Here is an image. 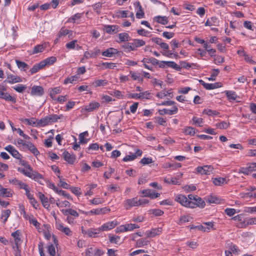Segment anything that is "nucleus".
Segmentation results:
<instances>
[{
    "label": "nucleus",
    "mask_w": 256,
    "mask_h": 256,
    "mask_svg": "<svg viewBox=\"0 0 256 256\" xmlns=\"http://www.w3.org/2000/svg\"><path fill=\"white\" fill-rule=\"evenodd\" d=\"M47 44L46 43L42 44H38L33 49L31 54H34L39 52H42L46 47Z\"/></svg>",
    "instance_id": "obj_20"
},
{
    "label": "nucleus",
    "mask_w": 256,
    "mask_h": 256,
    "mask_svg": "<svg viewBox=\"0 0 256 256\" xmlns=\"http://www.w3.org/2000/svg\"><path fill=\"white\" fill-rule=\"evenodd\" d=\"M35 118H32L30 119L25 118L22 122H26L28 125H30L32 126H36L37 125V122L36 121Z\"/></svg>",
    "instance_id": "obj_57"
},
{
    "label": "nucleus",
    "mask_w": 256,
    "mask_h": 256,
    "mask_svg": "<svg viewBox=\"0 0 256 256\" xmlns=\"http://www.w3.org/2000/svg\"><path fill=\"white\" fill-rule=\"evenodd\" d=\"M175 200L177 202L180 203L182 206L186 207L191 208V206H194L192 201L188 198H186V196L184 194H179L177 196Z\"/></svg>",
    "instance_id": "obj_3"
},
{
    "label": "nucleus",
    "mask_w": 256,
    "mask_h": 256,
    "mask_svg": "<svg viewBox=\"0 0 256 256\" xmlns=\"http://www.w3.org/2000/svg\"><path fill=\"white\" fill-rule=\"evenodd\" d=\"M150 243V241L144 240L143 238H140L136 240V248H141L148 245Z\"/></svg>",
    "instance_id": "obj_42"
},
{
    "label": "nucleus",
    "mask_w": 256,
    "mask_h": 256,
    "mask_svg": "<svg viewBox=\"0 0 256 256\" xmlns=\"http://www.w3.org/2000/svg\"><path fill=\"white\" fill-rule=\"evenodd\" d=\"M162 232V228H152L150 230L146 232L147 238H153L156 236L160 235Z\"/></svg>",
    "instance_id": "obj_16"
},
{
    "label": "nucleus",
    "mask_w": 256,
    "mask_h": 256,
    "mask_svg": "<svg viewBox=\"0 0 256 256\" xmlns=\"http://www.w3.org/2000/svg\"><path fill=\"white\" fill-rule=\"evenodd\" d=\"M70 32H72V30L64 29V28H62L59 31L58 37V38H60L62 36H65L68 34Z\"/></svg>",
    "instance_id": "obj_58"
},
{
    "label": "nucleus",
    "mask_w": 256,
    "mask_h": 256,
    "mask_svg": "<svg viewBox=\"0 0 256 256\" xmlns=\"http://www.w3.org/2000/svg\"><path fill=\"white\" fill-rule=\"evenodd\" d=\"M16 62L18 68L22 70L26 71L29 68L28 65L25 62L16 60Z\"/></svg>",
    "instance_id": "obj_31"
},
{
    "label": "nucleus",
    "mask_w": 256,
    "mask_h": 256,
    "mask_svg": "<svg viewBox=\"0 0 256 256\" xmlns=\"http://www.w3.org/2000/svg\"><path fill=\"white\" fill-rule=\"evenodd\" d=\"M4 149L8 151L14 158L19 160L22 158V155L19 152L12 146L8 145L4 148Z\"/></svg>",
    "instance_id": "obj_10"
},
{
    "label": "nucleus",
    "mask_w": 256,
    "mask_h": 256,
    "mask_svg": "<svg viewBox=\"0 0 256 256\" xmlns=\"http://www.w3.org/2000/svg\"><path fill=\"white\" fill-rule=\"evenodd\" d=\"M61 211L62 212V214L65 216L70 214L75 218H78L79 216L78 213L74 210L72 208L63 209Z\"/></svg>",
    "instance_id": "obj_24"
},
{
    "label": "nucleus",
    "mask_w": 256,
    "mask_h": 256,
    "mask_svg": "<svg viewBox=\"0 0 256 256\" xmlns=\"http://www.w3.org/2000/svg\"><path fill=\"white\" fill-rule=\"evenodd\" d=\"M228 180L225 178H212V182L216 186H221L224 184H227Z\"/></svg>",
    "instance_id": "obj_23"
},
{
    "label": "nucleus",
    "mask_w": 256,
    "mask_h": 256,
    "mask_svg": "<svg viewBox=\"0 0 256 256\" xmlns=\"http://www.w3.org/2000/svg\"><path fill=\"white\" fill-rule=\"evenodd\" d=\"M78 80V76H72L68 77L67 78H66L64 82V84H67L70 83L72 84L74 82L77 81Z\"/></svg>",
    "instance_id": "obj_48"
},
{
    "label": "nucleus",
    "mask_w": 256,
    "mask_h": 256,
    "mask_svg": "<svg viewBox=\"0 0 256 256\" xmlns=\"http://www.w3.org/2000/svg\"><path fill=\"white\" fill-rule=\"evenodd\" d=\"M44 94V90L42 86H34L31 88L30 94L32 96H41Z\"/></svg>",
    "instance_id": "obj_8"
},
{
    "label": "nucleus",
    "mask_w": 256,
    "mask_h": 256,
    "mask_svg": "<svg viewBox=\"0 0 256 256\" xmlns=\"http://www.w3.org/2000/svg\"><path fill=\"white\" fill-rule=\"evenodd\" d=\"M109 240L110 243L118 244V242L120 240V237L118 236H112L110 234L108 236Z\"/></svg>",
    "instance_id": "obj_52"
},
{
    "label": "nucleus",
    "mask_w": 256,
    "mask_h": 256,
    "mask_svg": "<svg viewBox=\"0 0 256 256\" xmlns=\"http://www.w3.org/2000/svg\"><path fill=\"white\" fill-rule=\"evenodd\" d=\"M77 42V40H73L67 43L66 45V46L68 50H74L76 48Z\"/></svg>",
    "instance_id": "obj_60"
},
{
    "label": "nucleus",
    "mask_w": 256,
    "mask_h": 256,
    "mask_svg": "<svg viewBox=\"0 0 256 256\" xmlns=\"http://www.w3.org/2000/svg\"><path fill=\"white\" fill-rule=\"evenodd\" d=\"M56 61V56H50L48 58H46L45 60L41 61L44 66V67L46 66L52 65Z\"/></svg>",
    "instance_id": "obj_27"
},
{
    "label": "nucleus",
    "mask_w": 256,
    "mask_h": 256,
    "mask_svg": "<svg viewBox=\"0 0 256 256\" xmlns=\"http://www.w3.org/2000/svg\"><path fill=\"white\" fill-rule=\"evenodd\" d=\"M140 226L134 224H128L124 225H122L120 226L121 232H125L128 231H131L134 229L138 228Z\"/></svg>",
    "instance_id": "obj_13"
},
{
    "label": "nucleus",
    "mask_w": 256,
    "mask_h": 256,
    "mask_svg": "<svg viewBox=\"0 0 256 256\" xmlns=\"http://www.w3.org/2000/svg\"><path fill=\"white\" fill-rule=\"evenodd\" d=\"M118 52L117 49L110 48H108L106 50L102 52V54L104 56L110 58L112 57L114 54H118Z\"/></svg>",
    "instance_id": "obj_18"
},
{
    "label": "nucleus",
    "mask_w": 256,
    "mask_h": 256,
    "mask_svg": "<svg viewBox=\"0 0 256 256\" xmlns=\"http://www.w3.org/2000/svg\"><path fill=\"white\" fill-rule=\"evenodd\" d=\"M108 211H110V210L104 208L92 210L90 212L94 214H106Z\"/></svg>",
    "instance_id": "obj_45"
},
{
    "label": "nucleus",
    "mask_w": 256,
    "mask_h": 256,
    "mask_svg": "<svg viewBox=\"0 0 256 256\" xmlns=\"http://www.w3.org/2000/svg\"><path fill=\"white\" fill-rule=\"evenodd\" d=\"M168 67L172 68L176 70H180V68L174 62H167L166 63Z\"/></svg>",
    "instance_id": "obj_55"
},
{
    "label": "nucleus",
    "mask_w": 256,
    "mask_h": 256,
    "mask_svg": "<svg viewBox=\"0 0 256 256\" xmlns=\"http://www.w3.org/2000/svg\"><path fill=\"white\" fill-rule=\"evenodd\" d=\"M154 19L158 23L164 25L167 24L168 22V18L166 16H157L154 18Z\"/></svg>",
    "instance_id": "obj_41"
},
{
    "label": "nucleus",
    "mask_w": 256,
    "mask_h": 256,
    "mask_svg": "<svg viewBox=\"0 0 256 256\" xmlns=\"http://www.w3.org/2000/svg\"><path fill=\"white\" fill-rule=\"evenodd\" d=\"M2 99H4L8 102H11L12 103H15L16 102V98L12 96L8 93L4 92L3 93V95L2 96Z\"/></svg>",
    "instance_id": "obj_34"
},
{
    "label": "nucleus",
    "mask_w": 256,
    "mask_h": 256,
    "mask_svg": "<svg viewBox=\"0 0 256 256\" xmlns=\"http://www.w3.org/2000/svg\"><path fill=\"white\" fill-rule=\"evenodd\" d=\"M22 82V79L20 77L12 74H8L7 78L4 81V82L9 84H14Z\"/></svg>",
    "instance_id": "obj_12"
},
{
    "label": "nucleus",
    "mask_w": 256,
    "mask_h": 256,
    "mask_svg": "<svg viewBox=\"0 0 256 256\" xmlns=\"http://www.w3.org/2000/svg\"><path fill=\"white\" fill-rule=\"evenodd\" d=\"M230 126V123L222 121L216 124V126L220 129H226Z\"/></svg>",
    "instance_id": "obj_53"
},
{
    "label": "nucleus",
    "mask_w": 256,
    "mask_h": 256,
    "mask_svg": "<svg viewBox=\"0 0 256 256\" xmlns=\"http://www.w3.org/2000/svg\"><path fill=\"white\" fill-rule=\"evenodd\" d=\"M218 18L216 17L213 16L210 19L208 18L206 23V26H216L218 25Z\"/></svg>",
    "instance_id": "obj_30"
},
{
    "label": "nucleus",
    "mask_w": 256,
    "mask_h": 256,
    "mask_svg": "<svg viewBox=\"0 0 256 256\" xmlns=\"http://www.w3.org/2000/svg\"><path fill=\"white\" fill-rule=\"evenodd\" d=\"M192 218L188 216H183L180 218L178 224L181 225L186 222H190Z\"/></svg>",
    "instance_id": "obj_50"
},
{
    "label": "nucleus",
    "mask_w": 256,
    "mask_h": 256,
    "mask_svg": "<svg viewBox=\"0 0 256 256\" xmlns=\"http://www.w3.org/2000/svg\"><path fill=\"white\" fill-rule=\"evenodd\" d=\"M184 132L186 134L194 136L195 134V129L194 128L188 126L184 129Z\"/></svg>",
    "instance_id": "obj_64"
},
{
    "label": "nucleus",
    "mask_w": 256,
    "mask_h": 256,
    "mask_svg": "<svg viewBox=\"0 0 256 256\" xmlns=\"http://www.w3.org/2000/svg\"><path fill=\"white\" fill-rule=\"evenodd\" d=\"M28 220L30 224H32L37 229L40 228V224L37 221V220L32 216L31 217L28 218Z\"/></svg>",
    "instance_id": "obj_49"
},
{
    "label": "nucleus",
    "mask_w": 256,
    "mask_h": 256,
    "mask_svg": "<svg viewBox=\"0 0 256 256\" xmlns=\"http://www.w3.org/2000/svg\"><path fill=\"white\" fill-rule=\"evenodd\" d=\"M108 84V82L106 80H96L91 83V85L94 88L98 86H106Z\"/></svg>",
    "instance_id": "obj_22"
},
{
    "label": "nucleus",
    "mask_w": 256,
    "mask_h": 256,
    "mask_svg": "<svg viewBox=\"0 0 256 256\" xmlns=\"http://www.w3.org/2000/svg\"><path fill=\"white\" fill-rule=\"evenodd\" d=\"M13 194V192L8 188H4L0 192V196L2 197H12Z\"/></svg>",
    "instance_id": "obj_33"
},
{
    "label": "nucleus",
    "mask_w": 256,
    "mask_h": 256,
    "mask_svg": "<svg viewBox=\"0 0 256 256\" xmlns=\"http://www.w3.org/2000/svg\"><path fill=\"white\" fill-rule=\"evenodd\" d=\"M224 92L229 100H235L238 98V96L235 92L226 90Z\"/></svg>",
    "instance_id": "obj_32"
},
{
    "label": "nucleus",
    "mask_w": 256,
    "mask_h": 256,
    "mask_svg": "<svg viewBox=\"0 0 256 256\" xmlns=\"http://www.w3.org/2000/svg\"><path fill=\"white\" fill-rule=\"evenodd\" d=\"M12 236L14 238V242L16 246H18L20 242V232L18 230H16L15 232L12 234Z\"/></svg>",
    "instance_id": "obj_40"
},
{
    "label": "nucleus",
    "mask_w": 256,
    "mask_h": 256,
    "mask_svg": "<svg viewBox=\"0 0 256 256\" xmlns=\"http://www.w3.org/2000/svg\"><path fill=\"white\" fill-rule=\"evenodd\" d=\"M48 118L49 119L48 120L50 121V123L52 124L57 122L58 120L61 119L63 118V116L62 114L58 116L57 114H53L48 116Z\"/></svg>",
    "instance_id": "obj_36"
},
{
    "label": "nucleus",
    "mask_w": 256,
    "mask_h": 256,
    "mask_svg": "<svg viewBox=\"0 0 256 256\" xmlns=\"http://www.w3.org/2000/svg\"><path fill=\"white\" fill-rule=\"evenodd\" d=\"M60 92V87H56L52 90L50 94V96L53 100H56V95Z\"/></svg>",
    "instance_id": "obj_35"
},
{
    "label": "nucleus",
    "mask_w": 256,
    "mask_h": 256,
    "mask_svg": "<svg viewBox=\"0 0 256 256\" xmlns=\"http://www.w3.org/2000/svg\"><path fill=\"white\" fill-rule=\"evenodd\" d=\"M203 114H206L208 116H217L220 114V112L216 110H213L210 109L204 110Z\"/></svg>",
    "instance_id": "obj_56"
},
{
    "label": "nucleus",
    "mask_w": 256,
    "mask_h": 256,
    "mask_svg": "<svg viewBox=\"0 0 256 256\" xmlns=\"http://www.w3.org/2000/svg\"><path fill=\"white\" fill-rule=\"evenodd\" d=\"M140 99L150 100L151 98V93L149 91H146L140 93Z\"/></svg>",
    "instance_id": "obj_62"
},
{
    "label": "nucleus",
    "mask_w": 256,
    "mask_h": 256,
    "mask_svg": "<svg viewBox=\"0 0 256 256\" xmlns=\"http://www.w3.org/2000/svg\"><path fill=\"white\" fill-rule=\"evenodd\" d=\"M48 116H46L44 118H42L40 120L38 121L37 126H44L49 124L50 121L48 120Z\"/></svg>",
    "instance_id": "obj_39"
},
{
    "label": "nucleus",
    "mask_w": 256,
    "mask_h": 256,
    "mask_svg": "<svg viewBox=\"0 0 256 256\" xmlns=\"http://www.w3.org/2000/svg\"><path fill=\"white\" fill-rule=\"evenodd\" d=\"M100 104L98 102L92 101L88 105L84 106V110L88 112H94L98 110L100 107Z\"/></svg>",
    "instance_id": "obj_9"
},
{
    "label": "nucleus",
    "mask_w": 256,
    "mask_h": 256,
    "mask_svg": "<svg viewBox=\"0 0 256 256\" xmlns=\"http://www.w3.org/2000/svg\"><path fill=\"white\" fill-rule=\"evenodd\" d=\"M214 170L212 166L210 165H206L202 166H199L196 168V172L201 174L209 175Z\"/></svg>",
    "instance_id": "obj_5"
},
{
    "label": "nucleus",
    "mask_w": 256,
    "mask_h": 256,
    "mask_svg": "<svg viewBox=\"0 0 256 256\" xmlns=\"http://www.w3.org/2000/svg\"><path fill=\"white\" fill-rule=\"evenodd\" d=\"M8 166L6 164L0 162V178H3L5 175L3 173L4 170H8Z\"/></svg>",
    "instance_id": "obj_46"
},
{
    "label": "nucleus",
    "mask_w": 256,
    "mask_h": 256,
    "mask_svg": "<svg viewBox=\"0 0 256 256\" xmlns=\"http://www.w3.org/2000/svg\"><path fill=\"white\" fill-rule=\"evenodd\" d=\"M178 108L176 106H174L172 107V110H168L166 108H164L162 110H158V113L160 115L164 114H169L172 115L174 114H176L178 112Z\"/></svg>",
    "instance_id": "obj_17"
},
{
    "label": "nucleus",
    "mask_w": 256,
    "mask_h": 256,
    "mask_svg": "<svg viewBox=\"0 0 256 256\" xmlns=\"http://www.w3.org/2000/svg\"><path fill=\"white\" fill-rule=\"evenodd\" d=\"M10 210H6L2 212V215H1V218H4V223L6 222L8 218L9 217L10 214Z\"/></svg>",
    "instance_id": "obj_61"
},
{
    "label": "nucleus",
    "mask_w": 256,
    "mask_h": 256,
    "mask_svg": "<svg viewBox=\"0 0 256 256\" xmlns=\"http://www.w3.org/2000/svg\"><path fill=\"white\" fill-rule=\"evenodd\" d=\"M20 164L24 166L26 168H18V171L24 174L25 176L34 180V181L42 184L41 180H44V176L42 174L37 171L34 170L32 167L28 164V162L22 158L18 160Z\"/></svg>",
    "instance_id": "obj_1"
},
{
    "label": "nucleus",
    "mask_w": 256,
    "mask_h": 256,
    "mask_svg": "<svg viewBox=\"0 0 256 256\" xmlns=\"http://www.w3.org/2000/svg\"><path fill=\"white\" fill-rule=\"evenodd\" d=\"M118 26L116 25H106L104 30L108 34H116L118 32Z\"/></svg>",
    "instance_id": "obj_19"
},
{
    "label": "nucleus",
    "mask_w": 256,
    "mask_h": 256,
    "mask_svg": "<svg viewBox=\"0 0 256 256\" xmlns=\"http://www.w3.org/2000/svg\"><path fill=\"white\" fill-rule=\"evenodd\" d=\"M199 82L202 84L206 89L208 90H214L215 88L222 87V84L220 82H216L214 84H208L206 83L204 80H200Z\"/></svg>",
    "instance_id": "obj_7"
},
{
    "label": "nucleus",
    "mask_w": 256,
    "mask_h": 256,
    "mask_svg": "<svg viewBox=\"0 0 256 256\" xmlns=\"http://www.w3.org/2000/svg\"><path fill=\"white\" fill-rule=\"evenodd\" d=\"M180 66H181L182 68H187V69H188L190 68H195L196 67L198 68V65L196 64H194V63L189 64L185 61L181 62Z\"/></svg>",
    "instance_id": "obj_44"
},
{
    "label": "nucleus",
    "mask_w": 256,
    "mask_h": 256,
    "mask_svg": "<svg viewBox=\"0 0 256 256\" xmlns=\"http://www.w3.org/2000/svg\"><path fill=\"white\" fill-rule=\"evenodd\" d=\"M12 88L17 92L22 93L26 88V87L22 84H18Z\"/></svg>",
    "instance_id": "obj_54"
},
{
    "label": "nucleus",
    "mask_w": 256,
    "mask_h": 256,
    "mask_svg": "<svg viewBox=\"0 0 256 256\" xmlns=\"http://www.w3.org/2000/svg\"><path fill=\"white\" fill-rule=\"evenodd\" d=\"M101 232L100 229L98 228H90L85 232V233L90 238H96L98 234H99Z\"/></svg>",
    "instance_id": "obj_15"
},
{
    "label": "nucleus",
    "mask_w": 256,
    "mask_h": 256,
    "mask_svg": "<svg viewBox=\"0 0 256 256\" xmlns=\"http://www.w3.org/2000/svg\"><path fill=\"white\" fill-rule=\"evenodd\" d=\"M44 66L42 62H40L38 64H36L30 70V74H33L36 72H37L38 71H39L40 70L44 68Z\"/></svg>",
    "instance_id": "obj_28"
},
{
    "label": "nucleus",
    "mask_w": 256,
    "mask_h": 256,
    "mask_svg": "<svg viewBox=\"0 0 256 256\" xmlns=\"http://www.w3.org/2000/svg\"><path fill=\"white\" fill-rule=\"evenodd\" d=\"M140 206L137 198H134L130 199H127L124 202V206L126 210H129L133 206Z\"/></svg>",
    "instance_id": "obj_6"
},
{
    "label": "nucleus",
    "mask_w": 256,
    "mask_h": 256,
    "mask_svg": "<svg viewBox=\"0 0 256 256\" xmlns=\"http://www.w3.org/2000/svg\"><path fill=\"white\" fill-rule=\"evenodd\" d=\"M142 62L143 63H151L154 66H156L158 64V60L154 58H144Z\"/></svg>",
    "instance_id": "obj_38"
},
{
    "label": "nucleus",
    "mask_w": 256,
    "mask_h": 256,
    "mask_svg": "<svg viewBox=\"0 0 256 256\" xmlns=\"http://www.w3.org/2000/svg\"><path fill=\"white\" fill-rule=\"evenodd\" d=\"M164 182L166 183L172 184H180L178 182V179L176 178H165L164 179Z\"/></svg>",
    "instance_id": "obj_47"
},
{
    "label": "nucleus",
    "mask_w": 256,
    "mask_h": 256,
    "mask_svg": "<svg viewBox=\"0 0 256 256\" xmlns=\"http://www.w3.org/2000/svg\"><path fill=\"white\" fill-rule=\"evenodd\" d=\"M40 199L44 206L46 208H48L50 207V204L48 202V198L42 192H39Z\"/></svg>",
    "instance_id": "obj_26"
},
{
    "label": "nucleus",
    "mask_w": 256,
    "mask_h": 256,
    "mask_svg": "<svg viewBox=\"0 0 256 256\" xmlns=\"http://www.w3.org/2000/svg\"><path fill=\"white\" fill-rule=\"evenodd\" d=\"M118 38L120 39V42H118L128 41L130 40V37L128 34L126 32H122L118 34Z\"/></svg>",
    "instance_id": "obj_43"
},
{
    "label": "nucleus",
    "mask_w": 256,
    "mask_h": 256,
    "mask_svg": "<svg viewBox=\"0 0 256 256\" xmlns=\"http://www.w3.org/2000/svg\"><path fill=\"white\" fill-rule=\"evenodd\" d=\"M153 162L150 158H144L140 160V162L143 165H146L152 164Z\"/></svg>",
    "instance_id": "obj_63"
},
{
    "label": "nucleus",
    "mask_w": 256,
    "mask_h": 256,
    "mask_svg": "<svg viewBox=\"0 0 256 256\" xmlns=\"http://www.w3.org/2000/svg\"><path fill=\"white\" fill-rule=\"evenodd\" d=\"M160 46L162 48L164 49V50H166V52L162 53L164 56H166L168 57H172V55L173 54V53L168 50L169 46L166 43L162 42V43L160 44Z\"/></svg>",
    "instance_id": "obj_25"
},
{
    "label": "nucleus",
    "mask_w": 256,
    "mask_h": 256,
    "mask_svg": "<svg viewBox=\"0 0 256 256\" xmlns=\"http://www.w3.org/2000/svg\"><path fill=\"white\" fill-rule=\"evenodd\" d=\"M48 252L50 256H56V250L52 244L48 246Z\"/></svg>",
    "instance_id": "obj_59"
},
{
    "label": "nucleus",
    "mask_w": 256,
    "mask_h": 256,
    "mask_svg": "<svg viewBox=\"0 0 256 256\" xmlns=\"http://www.w3.org/2000/svg\"><path fill=\"white\" fill-rule=\"evenodd\" d=\"M141 193L144 194V196L149 197V198H152L153 194L154 193V191H152L150 189H146V190H142L141 192Z\"/></svg>",
    "instance_id": "obj_51"
},
{
    "label": "nucleus",
    "mask_w": 256,
    "mask_h": 256,
    "mask_svg": "<svg viewBox=\"0 0 256 256\" xmlns=\"http://www.w3.org/2000/svg\"><path fill=\"white\" fill-rule=\"evenodd\" d=\"M118 224L116 220L106 222L100 227L101 232L107 231L114 228Z\"/></svg>",
    "instance_id": "obj_11"
},
{
    "label": "nucleus",
    "mask_w": 256,
    "mask_h": 256,
    "mask_svg": "<svg viewBox=\"0 0 256 256\" xmlns=\"http://www.w3.org/2000/svg\"><path fill=\"white\" fill-rule=\"evenodd\" d=\"M131 77L134 80H137L139 82H142L143 78L140 74L138 72H130Z\"/></svg>",
    "instance_id": "obj_37"
},
{
    "label": "nucleus",
    "mask_w": 256,
    "mask_h": 256,
    "mask_svg": "<svg viewBox=\"0 0 256 256\" xmlns=\"http://www.w3.org/2000/svg\"><path fill=\"white\" fill-rule=\"evenodd\" d=\"M63 156L64 160L67 162L69 164H72L76 160L75 156L71 154L68 151L65 150L63 152Z\"/></svg>",
    "instance_id": "obj_14"
},
{
    "label": "nucleus",
    "mask_w": 256,
    "mask_h": 256,
    "mask_svg": "<svg viewBox=\"0 0 256 256\" xmlns=\"http://www.w3.org/2000/svg\"><path fill=\"white\" fill-rule=\"evenodd\" d=\"M146 44V42L139 39H134L132 42L124 44L122 46V48H124L126 52H130L131 51H135L138 48L144 46Z\"/></svg>",
    "instance_id": "obj_2"
},
{
    "label": "nucleus",
    "mask_w": 256,
    "mask_h": 256,
    "mask_svg": "<svg viewBox=\"0 0 256 256\" xmlns=\"http://www.w3.org/2000/svg\"><path fill=\"white\" fill-rule=\"evenodd\" d=\"M23 146L27 148L36 156L40 154V152L32 143L24 144Z\"/></svg>",
    "instance_id": "obj_21"
},
{
    "label": "nucleus",
    "mask_w": 256,
    "mask_h": 256,
    "mask_svg": "<svg viewBox=\"0 0 256 256\" xmlns=\"http://www.w3.org/2000/svg\"><path fill=\"white\" fill-rule=\"evenodd\" d=\"M188 198L192 201V203L194 204V206H191V208H194L196 207H200L204 208L206 205L204 201L200 197L196 195L188 194Z\"/></svg>",
    "instance_id": "obj_4"
},
{
    "label": "nucleus",
    "mask_w": 256,
    "mask_h": 256,
    "mask_svg": "<svg viewBox=\"0 0 256 256\" xmlns=\"http://www.w3.org/2000/svg\"><path fill=\"white\" fill-rule=\"evenodd\" d=\"M136 7L138 8V10L136 12V17L138 18H144V10H142V6L140 4V2H137L136 3Z\"/></svg>",
    "instance_id": "obj_29"
}]
</instances>
